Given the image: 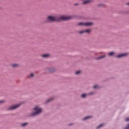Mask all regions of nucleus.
<instances>
[{"mask_svg": "<svg viewBox=\"0 0 129 129\" xmlns=\"http://www.w3.org/2000/svg\"><path fill=\"white\" fill-rule=\"evenodd\" d=\"M72 17L70 16H61L59 18L56 16H49L47 17L48 22H58L59 21H67L70 20Z\"/></svg>", "mask_w": 129, "mask_h": 129, "instance_id": "f257e3e1", "label": "nucleus"}, {"mask_svg": "<svg viewBox=\"0 0 129 129\" xmlns=\"http://www.w3.org/2000/svg\"><path fill=\"white\" fill-rule=\"evenodd\" d=\"M34 110L36 112L31 114V116H35L38 114H40V113L42 112V109L40 108L38 106H35L34 108Z\"/></svg>", "mask_w": 129, "mask_h": 129, "instance_id": "f03ea898", "label": "nucleus"}, {"mask_svg": "<svg viewBox=\"0 0 129 129\" xmlns=\"http://www.w3.org/2000/svg\"><path fill=\"white\" fill-rule=\"evenodd\" d=\"M93 25V23L92 22H80L78 23V26H92Z\"/></svg>", "mask_w": 129, "mask_h": 129, "instance_id": "7ed1b4c3", "label": "nucleus"}, {"mask_svg": "<svg viewBox=\"0 0 129 129\" xmlns=\"http://www.w3.org/2000/svg\"><path fill=\"white\" fill-rule=\"evenodd\" d=\"M20 105H21V104H18L17 105H15L14 106H11V107H10L8 108L9 110H14L17 108H18V107H19V106H20Z\"/></svg>", "mask_w": 129, "mask_h": 129, "instance_id": "20e7f679", "label": "nucleus"}, {"mask_svg": "<svg viewBox=\"0 0 129 129\" xmlns=\"http://www.w3.org/2000/svg\"><path fill=\"white\" fill-rule=\"evenodd\" d=\"M127 55H128V53H124V54H120L117 56V58H121V57H126Z\"/></svg>", "mask_w": 129, "mask_h": 129, "instance_id": "39448f33", "label": "nucleus"}, {"mask_svg": "<svg viewBox=\"0 0 129 129\" xmlns=\"http://www.w3.org/2000/svg\"><path fill=\"white\" fill-rule=\"evenodd\" d=\"M90 29H87L86 30H83L79 32L80 34H83V33H89Z\"/></svg>", "mask_w": 129, "mask_h": 129, "instance_id": "423d86ee", "label": "nucleus"}, {"mask_svg": "<svg viewBox=\"0 0 129 129\" xmlns=\"http://www.w3.org/2000/svg\"><path fill=\"white\" fill-rule=\"evenodd\" d=\"M91 3V0H86L83 2V5H87V4H89Z\"/></svg>", "mask_w": 129, "mask_h": 129, "instance_id": "0eeeda50", "label": "nucleus"}, {"mask_svg": "<svg viewBox=\"0 0 129 129\" xmlns=\"http://www.w3.org/2000/svg\"><path fill=\"white\" fill-rule=\"evenodd\" d=\"M28 125V122H25L21 124V126L22 127H25Z\"/></svg>", "mask_w": 129, "mask_h": 129, "instance_id": "6e6552de", "label": "nucleus"}, {"mask_svg": "<svg viewBox=\"0 0 129 129\" xmlns=\"http://www.w3.org/2000/svg\"><path fill=\"white\" fill-rule=\"evenodd\" d=\"M49 54H43L41 55V57H42V58H49Z\"/></svg>", "mask_w": 129, "mask_h": 129, "instance_id": "1a4fd4ad", "label": "nucleus"}, {"mask_svg": "<svg viewBox=\"0 0 129 129\" xmlns=\"http://www.w3.org/2000/svg\"><path fill=\"white\" fill-rule=\"evenodd\" d=\"M103 58H105V55H102L100 57L97 58V60H100V59H103Z\"/></svg>", "mask_w": 129, "mask_h": 129, "instance_id": "9d476101", "label": "nucleus"}, {"mask_svg": "<svg viewBox=\"0 0 129 129\" xmlns=\"http://www.w3.org/2000/svg\"><path fill=\"white\" fill-rule=\"evenodd\" d=\"M48 70H49V72L52 73V72H54L55 69H54V68L49 69Z\"/></svg>", "mask_w": 129, "mask_h": 129, "instance_id": "9b49d317", "label": "nucleus"}, {"mask_svg": "<svg viewBox=\"0 0 129 129\" xmlns=\"http://www.w3.org/2000/svg\"><path fill=\"white\" fill-rule=\"evenodd\" d=\"M108 55H109L110 56H113V55H114V52H110V53H108Z\"/></svg>", "mask_w": 129, "mask_h": 129, "instance_id": "f8f14e48", "label": "nucleus"}, {"mask_svg": "<svg viewBox=\"0 0 129 129\" xmlns=\"http://www.w3.org/2000/svg\"><path fill=\"white\" fill-rule=\"evenodd\" d=\"M53 99H54V98H51V99L47 100V101H46V103H49V102L52 101V100H53Z\"/></svg>", "mask_w": 129, "mask_h": 129, "instance_id": "ddd939ff", "label": "nucleus"}, {"mask_svg": "<svg viewBox=\"0 0 129 129\" xmlns=\"http://www.w3.org/2000/svg\"><path fill=\"white\" fill-rule=\"evenodd\" d=\"M86 95H87V94H83L81 95V97H82V98H84V97H85V96H86Z\"/></svg>", "mask_w": 129, "mask_h": 129, "instance_id": "4468645a", "label": "nucleus"}, {"mask_svg": "<svg viewBox=\"0 0 129 129\" xmlns=\"http://www.w3.org/2000/svg\"><path fill=\"white\" fill-rule=\"evenodd\" d=\"M81 72L80 71H76L75 73L77 75H78V74H79V73H80Z\"/></svg>", "mask_w": 129, "mask_h": 129, "instance_id": "2eb2a0df", "label": "nucleus"}, {"mask_svg": "<svg viewBox=\"0 0 129 129\" xmlns=\"http://www.w3.org/2000/svg\"><path fill=\"white\" fill-rule=\"evenodd\" d=\"M90 117H91V116H87L84 118V120H86V119L90 118Z\"/></svg>", "mask_w": 129, "mask_h": 129, "instance_id": "dca6fc26", "label": "nucleus"}, {"mask_svg": "<svg viewBox=\"0 0 129 129\" xmlns=\"http://www.w3.org/2000/svg\"><path fill=\"white\" fill-rule=\"evenodd\" d=\"M101 126H103V124H101L99 126H98L97 128H100Z\"/></svg>", "mask_w": 129, "mask_h": 129, "instance_id": "f3484780", "label": "nucleus"}, {"mask_svg": "<svg viewBox=\"0 0 129 129\" xmlns=\"http://www.w3.org/2000/svg\"><path fill=\"white\" fill-rule=\"evenodd\" d=\"M18 64H12V67H17Z\"/></svg>", "mask_w": 129, "mask_h": 129, "instance_id": "a211bd4d", "label": "nucleus"}, {"mask_svg": "<svg viewBox=\"0 0 129 129\" xmlns=\"http://www.w3.org/2000/svg\"><path fill=\"white\" fill-rule=\"evenodd\" d=\"M93 88L95 89L98 88V86L97 85H96L94 86Z\"/></svg>", "mask_w": 129, "mask_h": 129, "instance_id": "6ab92c4d", "label": "nucleus"}, {"mask_svg": "<svg viewBox=\"0 0 129 129\" xmlns=\"http://www.w3.org/2000/svg\"><path fill=\"white\" fill-rule=\"evenodd\" d=\"M4 102H5V100H0V103H4Z\"/></svg>", "mask_w": 129, "mask_h": 129, "instance_id": "aec40b11", "label": "nucleus"}, {"mask_svg": "<svg viewBox=\"0 0 129 129\" xmlns=\"http://www.w3.org/2000/svg\"><path fill=\"white\" fill-rule=\"evenodd\" d=\"M34 76V74L31 73L30 74V77H33Z\"/></svg>", "mask_w": 129, "mask_h": 129, "instance_id": "412c9836", "label": "nucleus"}, {"mask_svg": "<svg viewBox=\"0 0 129 129\" xmlns=\"http://www.w3.org/2000/svg\"><path fill=\"white\" fill-rule=\"evenodd\" d=\"M126 121H129V118H127L125 119Z\"/></svg>", "mask_w": 129, "mask_h": 129, "instance_id": "4be33fe9", "label": "nucleus"}, {"mask_svg": "<svg viewBox=\"0 0 129 129\" xmlns=\"http://www.w3.org/2000/svg\"><path fill=\"white\" fill-rule=\"evenodd\" d=\"M74 6H78V3H75Z\"/></svg>", "mask_w": 129, "mask_h": 129, "instance_id": "5701e85b", "label": "nucleus"}, {"mask_svg": "<svg viewBox=\"0 0 129 129\" xmlns=\"http://www.w3.org/2000/svg\"><path fill=\"white\" fill-rule=\"evenodd\" d=\"M90 95L93 94V92H91L89 93Z\"/></svg>", "mask_w": 129, "mask_h": 129, "instance_id": "b1692460", "label": "nucleus"}, {"mask_svg": "<svg viewBox=\"0 0 129 129\" xmlns=\"http://www.w3.org/2000/svg\"><path fill=\"white\" fill-rule=\"evenodd\" d=\"M127 5H128V6H129V3H127Z\"/></svg>", "mask_w": 129, "mask_h": 129, "instance_id": "393cba45", "label": "nucleus"}]
</instances>
